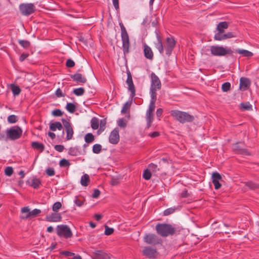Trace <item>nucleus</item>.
I'll return each instance as SVG.
<instances>
[{
    "label": "nucleus",
    "instance_id": "nucleus-1",
    "mask_svg": "<svg viewBox=\"0 0 259 259\" xmlns=\"http://www.w3.org/2000/svg\"><path fill=\"white\" fill-rule=\"evenodd\" d=\"M155 230L158 234L163 237L172 236L176 231V228L171 225L166 223L157 224Z\"/></svg>",
    "mask_w": 259,
    "mask_h": 259
},
{
    "label": "nucleus",
    "instance_id": "nucleus-2",
    "mask_svg": "<svg viewBox=\"0 0 259 259\" xmlns=\"http://www.w3.org/2000/svg\"><path fill=\"white\" fill-rule=\"evenodd\" d=\"M170 115L176 120L181 123L191 122L194 121V117L188 113L178 110H172L170 111Z\"/></svg>",
    "mask_w": 259,
    "mask_h": 259
},
{
    "label": "nucleus",
    "instance_id": "nucleus-3",
    "mask_svg": "<svg viewBox=\"0 0 259 259\" xmlns=\"http://www.w3.org/2000/svg\"><path fill=\"white\" fill-rule=\"evenodd\" d=\"M119 26L121 29V37L122 44V50L124 55H126L130 52V37L127 32L122 22L119 23Z\"/></svg>",
    "mask_w": 259,
    "mask_h": 259
},
{
    "label": "nucleus",
    "instance_id": "nucleus-4",
    "mask_svg": "<svg viewBox=\"0 0 259 259\" xmlns=\"http://www.w3.org/2000/svg\"><path fill=\"white\" fill-rule=\"evenodd\" d=\"M210 52L212 56H224L226 55L233 56L234 51L229 48H224L222 46H212L210 47Z\"/></svg>",
    "mask_w": 259,
    "mask_h": 259
},
{
    "label": "nucleus",
    "instance_id": "nucleus-5",
    "mask_svg": "<svg viewBox=\"0 0 259 259\" xmlns=\"http://www.w3.org/2000/svg\"><path fill=\"white\" fill-rule=\"evenodd\" d=\"M151 77V85L150 89V96H157L156 91L161 88V83L158 77L153 72H152Z\"/></svg>",
    "mask_w": 259,
    "mask_h": 259
},
{
    "label": "nucleus",
    "instance_id": "nucleus-6",
    "mask_svg": "<svg viewBox=\"0 0 259 259\" xmlns=\"http://www.w3.org/2000/svg\"><path fill=\"white\" fill-rule=\"evenodd\" d=\"M22 132V128L18 125L12 126L6 130L8 140L12 141L19 139L21 137Z\"/></svg>",
    "mask_w": 259,
    "mask_h": 259
},
{
    "label": "nucleus",
    "instance_id": "nucleus-7",
    "mask_svg": "<svg viewBox=\"0 0 259 259\" xmlns=\"http://www.w3.org/2000/svg\"><path fill=\"white\" fill-rule=\"evenodd\" d=\"M144 242L152 246L161 244L162 240L155 234H146L143 238Z\"/></svg>",
    "mask_w": 259,
    "mask_h": 259
},
{
    "label": "nucleus",
    "instance_id": "nucleus-8",
    "mask_svg": "<svg viewBox=\"0 0 259 259\" xmlns=\"http://www.w3.org/2000/svg\"><path fill=\"white\" fill-rule=\"evenodd\" d=\"M57 234L60 237L65 238H71L73 234L70 228L66 225H60L56 228Z\"/></svg>",
    "mask_w": 259,
    "mask_h": 259
},
{
    "label": "nucleus",
    "instance_id": "nucleus-9",
    "mask_svg": "<svg viewBox=\"0 0 259 259\" xmlns=\"http://www.w3.org/2000/svg\"><path fill=\"white\" fill-rule=\"evenodd\" d=\"M19 10L24 16H29L35 11V6L33 4H21L19 5Z\"/></svg>",
    "mask_w": 259,
    "mask_h": 259
},
{
    "label": "nucleus",
    "instance_id": "nucleus-10",
    "mask_svg": "<svg viewBox=\"0 0 259 259\" xmlns=\"http://www.w3.org/2000/svg\"><path fill=\"white\" fill-rule=\"evenodd\" d=\"M126 73L127 79L126 83L128 85V91L130 92V97L132 100L136 96V89L133 83L132 75L131 72L129 70H127Z\"/></svg>",
    "mask_w": 259,
    "mask_h": 259
},
{
    "label": "nucleus",
    "instance_id": "nucleus-11",
    "mask_svg": "<svg viewBox=\"0 0 259 259\" xmlns=\"http://www.w3.org/2000/svg\"><path fill=\"white\" fill-rule=\"evenodd\" d=\"M233 150L237 154L244 155H250V153L244 147V143L237 142L232 146Z\"/></svg>",
    "mask_w": 259,
    "mask_h": 259
},
{
    "label": "nucleus",
    "instance_id": "nucleus-12",
    "mask_svg": "<svg viewBox=\"0 0 259 259\" xmlns=\"http://www.w3.org/2000/svg\"><path fill=\"white\" fill-rule=\"evenodd\" d=\"M62 121L66 133V140H71L74 134L73 130L71 123L65 119H62Z\"/></svg>",
    "mask_w": 259,
    "mask_h": 259
},
{
    "label": "nucleus",
    "instance_id": "nucleus-13",
    "mask_svg": "<svg viewBox=\"0 0 259 259\" xmlns=\"http://www.w3.org/2000/svg\"><path fill=\"white\" fill-rule=\"evenodd\" d=\"M176 40L172 37H167L166 39V46H165V53L168 56H169L172 53L174 48L176 46Z\"/></svg>",
    "mask_w": 259,
    "mask_h": 259
},
{
    "label": "nucleus",
    "instance_id": "nucleus-14",
    "mask_svg": "<svg viewBox=\"0 0 259 259\" xmlns=\"http://www.w3.org/2000/svg\"><path fill=\"white\" fill-rule=\"evenodd\" d=\"M92 259H110V254L102 250H95L93 252Z\"/></svg>",
    "mask_w": 259,
    "mask_h": 259
},
{
    "label": "nucleus",
    "instance_id": "nucleus-15",
    "mask_svg": "<svg viewBox=\"0 0 259 259\" xmlns=\"http://www.w3.org/2000/svg\"><path fill=\"white\" fill-rule=\"evenodd\" d=\"M143 255L149 258H156L157 252L156 249L151 247H145L142 251Z\"/></svg>",
    "mask_w": 259,
    "mask_h": 259
},
{
    "label": "nucleus",
    "instance_id": "nucleus-16",
    "mask_svg": "<svg viewBox=\"0 0 259 259\" xmlns=\"http://www.w3.org/2000/svg\"><path fill=\"white\" fill-rule=\"evenodd\" d=\"M119 141V130L114 128L110 133L109 137V142L112 144H116Z\"/></svg>",
    "mask_w": 259,
    "mask_h": 259
},
{
    "label": "nucleus",
    "instance_id": "nucleus-17",
    "mask_svg": "<svg viewBox=\"0 0 259 259\" xmlns=\"http://www.w3.org/2000/svg\"><path fill=\"white\" fill-rule=\"evenodd\" d=\"M222 180V177L219 172L215 171L212 174V182L214 185L215 189L218 190L221 187L222 185L219 182Z\"/></svg>",
    "mask_w": 259,
    "mask_h": 259
},
{
    "label": "nucleus",
    "instance_id": "nucleus-18",
    "mask_svg": "<svg viewBox=\"0 0 259 259\" xmlns=\"http://www.w3.org/2000/svg\"><path fill=\"white\" fill-rule=\"evenodd\" d=\"M45 219L47 221L49 222H58L62 220V217L59 213L54 212L50 214L47 215Z\"/></svg>",
    "mask_w": 259,
    "mask_h": 259
},
{
    "label": "nucleus",
    "instance_id": "nucleus-19",
    "mask_svg": "<svg viewBox=\"0 0 259 259\" xmlns=\"http://www.w3.org/2000/svg\"><path fill=\"white\" fill-rule=\"evenodd\" d=\"M251 82L249 78L242 77L240 79L239 88L242 91L247 90L250 85Z\"/></svg>",
    "mask_w": 259,
    "mask_h": 259
},
{
    "label": "nucleus",
    "instance_id": "nucleus-20",
    "mask_svg": "<svg viewBox=\"0 0 259 259\" xmlns=\"http://www.w3.org/2000/svg\"><path fill=\"white\" fill-rule=\"evenodd\" d=\"M70 77L73 81H76L77 83H84L87 81L86 77L79 73L70 75Z\"/></svg>",
    "mask_w": 259,
    "mask_h": 259
},
{
    "label": "nucleus",
    "instance_id": "nucleus-21",
    "mask_svg": "<svg viewBox=\"0 0 259 259\" xmlns=\"http://www.w3.org/2000/svg\"><path fill=\"white\" fill-rule=\"evenodd\" d=\"M40 213L41 210L40 209L35 208L32 211H30V212H28V213L26 214L25 216L21 217V219L26 220L28 218H34L39 214H40Z\"/></svg>",
    "mask_w": 259,
    "mask_h": 259
},
{
    "label": "nucleus",
    "instance_id": "nucleus-22",
    "mask_svg": "<svg viewBox=\"0 0 259 259\" xmlns=\"http://www.w3.org/2000/svg\"><path fill=\"white\" fill-rule=\"evenodd\" d=\"M157 42H155V46L161 54L163 53L164 49L162 45V39L159 35L156 34Z\"/></svg>",
    "mask_w": 259,
    "mask_h": 259
},
{
    "label": "nucleus",
    "instance_id": "nucleus-23",
    "mask_svg": "<svg viewBox=\"0 0 259 259\" xmlns=\"http://www.w3.org/2000/svg\"><path fill=\"white\" fill-rule=\"evenodd\" d=\"M144 56L149 60H152L153 58V53L151 49L147 45L144 46Z\"/></svg>",
    "mask_w": 259,
    "mask_h": 259
},
{
    "label": "nucleus",
    "instance_id": "nucleus-24",
    "mask_svg": "<svg viewBox=\"0 0 259 259\" xmlns=\"http://www.w3.org/2000/svg\"><path fill=\"white\" fill-rule=\"evenodd\" d=\"M151 96V101L149 106L148 109L147 110V112L153 113L154 111L155 106V102L157 99V96Z\"/></svg>",
    "mask_w": 259,
    "mask_h": 259
},
{
    "label": "nucleus",
    "instance_id": "nucleus-25",
    "mask_svg": "<svg viewBox=\"0 0 259 259\" xmlns=\"http://www.w3.org/2000/svg\"><path fill=\"white\" fill-rule=\"evenodd\" d=\"M31 147L34 149L39 150L40 152H42L45 148V145L43 144L38 142H32L31 143Z\"/></svg>",
    "mask_w": 259,
    "mask_h": 259
},
{
    "label": "nucleus",
    "instance_id": "nucleus-26",
    "mask_svg": "<svg viewBox=\"0 0 259 259\" xmlns=\"http://www.w3.org/2000/svg\"><path fill=\"white\" fill-rule=\"evenodd\" d=\"M62 128L63 126L61 123L59 121H56L50 124V129L52 131H56L57 129L60 131Z\"/></svg>",
    "mask_w": 259,
    "mask_h": 259
},
{
    "label": "nucleus",
    "instance_id": "nucleus-27",
    "mask_svg": "<svg viewBox=\"0 0 259 259\" xmlns=\"http://www.w3.org/2000/svg\"><path fill=\"white\" fill-rule=\"evenodd\" d=\"M235 52L242 55L244 57H251L253 55L252 52L246 50L236 49L235 50Z\"/></svg>",
    "mask_w": 259,
    "mask_h": 259
},
{
    "label": "nucleus",
    "instance_id": "nucleus-28",
    "mask_svg": "<svg viewBox=\"0 0 259 259\" xmlns=\"http://www.w3.org/2000/svg\"><path fill=\"white\" fill-rule=\"evenodd\" d=\"M228 27V24L227 22L224 21L220 22L217 27L218 32H224V30Z\"/></svg>",
    "mask_w": 259,
    "mask_h": 259
},
{
    "label": "nucleus",
    "instance_id": "nucleus-29",
    "mask_svg": "<svg viewBox=\"0 0 259 259\" xmlns=\"http://www.w3.org/2000/svg\"><path fill=\"white\" fill-rule=\"evenodd\" d=\"M90 181V177L88 174H84L81 177L80 184L83 186H88Z\"/></svg>",
    "mask_w": 259,
    "mask_h": 259
},
{
    "label": "nucleus",
    "instance_id": "nucleus-30",
    "mask_svg": "<svg viewBox=\"0 0 259 259\" xmlns=\"http://www.w3.org/2000/svg\"><path fill=\"white\" fill-rule=\"evenodd\" d=\"M240 109L242 111H251L252 110V106L249 102H243L240 104Z\"/></svg>",
    "mask_w": 259,
    "mask_h": 259
},
{
    "label": "nucleus",
    "instance_id": "nucleus-31",
    "mask_svg": "<svg viewBox=\"0 0 259 259\" xmlns=\"http://www.w3.org/2000/svg\"><path fill=\"white\" fill-rule=\"evenodd\" d=\"M80 153L79 149L77 147H70L68 150V154L71 156H76Z\"/></svg>",
    "mask_w": 259,
    "mask_h": 259
},
{
    "label": "nucleus",
    "instance_id": "nucleus-32",
    "mask_svg": "<svg viewBox=\"0 0 259 259\" xmlns=\"http://www.w3.org/2000/svg\"><path fill=\"white\" fill-rule=\"evenodd\" d=\"M40 184V180L39 179L35 178H33L31 180V183L30 184V186H32L34 189H37L39 188Z\"/></svg>",
    "mask_w": 259,
    "mask_h": 259
},
{
    "label": "nucleus",
    "instance_id": "nucleus-33",
    "mask_svg": "<svg viewBox=\"0 0 259 259\" xmlns=\"http://www.w3.org/2000/svg\"><path fill=\"white\" fill-rule=\"evenodd\" d=\"M11 88L14 96L19 95L21 91L19 86L14 84H11Z\"/></svg>",
    "mask_w": 259,
    "mask_h": 259
},
{
    "label": "nucleus",
    "instance_id": "nucleus-34",
    "mask_svg": "<svg viewBox=\"0 0 259 259\" xmlns=\"http://www.w3.org/2000/svg\"><path fill=\"white\" fill-rule=\"evenodd\" d=\"M245 186L249 188L250 189L255 190L259 189V184H256L252 181H248L246 182Z\"/></svg>",
    "mask_w": 259,
    "mask_h": 259
},
{
    "label": "nucleus",
    "instance_id": "nucleus-35",
    "mask_svg": "<svg viewBox=\"0 0 259 259\" xmlns=\"http://www.w3.org/2000/svg\"><path fill=\"white\" fill-rule=\"evenodd\" d=\"M84 140L88 144L92 143L95 140V136L92 133H88L84 137Z\"/></svg>",
    "mask_w": 259,
    "mask_h": 259
},
{
    "label": "nucleus",
    "instance_id": "nucleus-36",
    "mask_svg": "<svg viewBox=\"0 0 259 259\" xmlns=\"http://www.w3.org/2000/svg\"><path fill=\"white\" fill-rule=\"evenodd\" d=\"M91 127L93 130H97L99 127V120L96 117H93L91 121Z\"/></svg>",
    "mask_w": 259,
    "mask_h": 259
},
{
    "label": "nucleus",
    "instance_id": "nucleus-37",
    "mask_svg": "<svg viewBox=\"0 0 259 259\" xmlns=\"http://www.w3.org/2000/svg\"><path fill=\"white\" fill-rule=\"evenodd\" d=\"M66 110L70 113H73L75 111L76 106L72 103H68L66 106Z\"/></svg>",
    "mask_w": 259,
    "mask_h": 259
},
{
    "label": "nucleus",
    "instance_id": "nucleus-38",
    "mask_svg": "<svg viewBox=\"0 0 259 259\" xmlns=\"http://www.w3.org/2000/svg\"><path fill=\"white\" fill-rule=\"evenodd\" d=\"M19 44L24 49H28L30 46V42L28 40L19 39Z\"/></svg>",
    "mask_w": 259,
    "mask_h": 259
},
{
    "label": "nucleus",
    "instance_id": "nucleus-39",
    "mask_svg": "<svg viewBox=\"0 0 259 259\" xmlns=\"http://www.w3.org/2000/svg\"><path fill=\"white\" fill-rule=\"evenodd\" d=\"M148 167L150 171L153 173H156L159 171V168L158 167V166L153 163L149 164Z\"/></svg>",
    "mask_w": 259,
    "mask_h": 259
},
{
    "label": "nucleus",
    "instance_id": "nucleus-40",
    "mask_svg": "<svg viewBox=\"0 0 259 259\" xmlns=\"http://www.w3.org/2000/svg\"><path fill=\"white\" fill-rule=\"evenodd\" d=\"M84 89L83 88H79L77 89H74L73 90V93L77 96H82L84 93Z\"/></svg>",
    "mask_w": 259,
    "mask_h": 259
},
{
    "label": "nucleus",
    "instance_id": "nucleus-41",
    "mask_svg": "<svg viewBox=\"0 0 259 259\" xmlns=\"http://www.w3.org/2000/svg\"><path fill=\"white\" fill-rule=\"evenodd\" d=\"M151 171L148 168L147 169H145L143 172V178L146 180H149L150 179L151 177Z\"/></svg>",
    "mask_w": 259,
    "mask_h": 259
},
{
    "label": "nucleus",
    "instance_id": "nucleus-42",
    "mask_svg": "<svg viewBox=\"0 0 259 259\" xmlns=\"http://www.w3.org/2000/svg\"><path fill=\"white\" fill-rule=\"evenodd\" d=\"M8 122L10 123H15L18 120V117L15 115H11L8 117Z\"/></svg>",
    "mask_w": 259,
    "mask_h": 259
},
{
    "label": "nucleus",
    "instance_id": "nucleus-43",
    "mask_svg": "<svg viewBox=\"0 0 259 259\" xmlns=\"http://www.w3.org/2000/svg\"><path fill=\"white\" fill-rule=\"evenodd\" d=\"M102 150V146L99 144H96L93 146V152L95 154L99 153Z\"/></svg>",
    "mask_w": 259,
    "mask_h": 259
},
{
    "label": "nucleus",
    "instance_id": "nucleus-44",
    "mask_svg": "<svg viewBox=\"0 0 259 259\" xmlns=\"http://www.w3.org/2000/svg\"><path fill=\"white\" fill-rule=\"evenodd\" d=\"M231 84L229 82L224 83L222 85V90L223 92H226L230 90Z\"/></svg>",
    "mask_w": 259,
    "mask_h": 259
},
{
    "label": "nucleus",
    "instance_id": "nucleus-45",
    "mask_svg": "<svg viewBox=\"0 0 259 259\" xmlns=\"http://www.w3.org/2000/svg\"><path fill=\"white\" fill-rule=\"evenodd\" d=\"M59 165L61 167H69L70 165V163L68 160L62 159L60 161Z\"/></svg>",
    "mask_w": 259,
    "mask_h": 259
},
{
    "label": "nucleus",
    "instance_id": "nucleus-46",
    "mask_svg": "<svg viewBox=\"0 0 259 259\" xmlns=\"http://www.w3.org/2000/svg\"><path fill=\"white\" fill-rule=\"evenodd\" d=\"M62 204L60 202H55L52 207V209L54 212H57L58 210L61 207Z\"/></svg>",
    "mask_w": 259,
    "mask_h": 259
},
{
    "label": "nucleus",
    "instance_id": "nucleus-47",
    "mask_svg": "<svg viewBox=\"0 0 259 259\" xmlns=\"http://www.w3.org/2000/svg\"><path fill=\"white\" fill-rule=\"evenodd\" d=\"M131 105V102H126L122 107V108L121 109V113H125L127 111V110L130 108Z\"/></svg>",
    "mask_w": 259,
    "mask_h": 259
},
{
    "label": "nucleus",
    "instance_id": "nucleus-48",
    "mask_svg": "<svg viewBox=\"0 0 259 259\" xmlns=\"http://www.w3.org/2000/svg\"><path fill=\"white\" fill-rule=\"evenodd\" d=\"M175 210H176L175 207V208H172V207L168 208L165 209L163 211V215L166 216V215L171 214L175 212Z\"/></svg>",
    "mask_w": 259,
    "mask_h": 259
},
{
    "label": "nucleus",
    "instance_id": "nucleus-49",
    "mask_svg": "<svg viewBox=\"0 0 259 259\" xmlns=\"http://www.w3.org/2000/svg\"><path fill=\"white\" fill-rule=\"evenodd\" d=\"M63 112L59 109H56L54 110L52 112V114L54 116H61L63 115Z\"/></svg>",
    "mask_w": 259,
    "mask_h": 259
},
{
    "label": "nucleus",
    "instance_id": "nucleus-50",
    "mask_svg": "<svg viewBox=\"0 0 259 259\" xmlns=\"http://www.w3.org/2000/svg\"><path fill=\"white\" fill-rule=\"evenodd\" d=\"M105 234L106 235H111L113 232H114V229L112 228H109L108 226L107 225H105Z\"/></svg>",
    "mask_w": 259,
    "mask_h": 259
},
{
    "label": "nucleus",
    "instance_id": "nucleus-51",
    "mask_svg": "<svg viewBox=\"0 0 259 259\" xmlns=\"http://www.w3.org/2000/svg\"><path fill=\"white\" fill-rule=\"evenodd\" d=\"M5 175L7 176H11L13 173V169L11 166L7 167L5 169Z\"/></svg>",
    "mask_w": 259,
    "mask_h": 259
},
{
    "label": "nucleus",
    "instance_id": "nucleus-52",
    "mask_svg": "<svg viewBox=\"0 0 259 259\" xmlns=\"http://www.w3.org/2000/svg\"><path fill=\"white\" fill-rule=\"evenodd\" d=\"M106 124V121L105 119H102L100 122V129L99 131L102 132L104 131Z\"/></svg>",
    "mask_w": 259,
    "mask_h": 259
},
{
    "label": "nucleus",
    "instance_id": "nucleus-53",
    "mask_svg": "<svg viewBox=\"0 0 259 259\" xmlns=\"http://www.w3.org/2000/svg\"><path fill=\"white\" fill-rule=\"evenodd\" d=\"M60 254H62V255H64L65 256L68 257H70V256H72L74 255V253L69 251H67V250L62 251L60 252Z\"/></svg>",
    "mask_w": 259,
    "mask_h": 259
},
{
    "label": "nucleus",
    "instance_id": "nucleus-54",
    "mask_svg": "<svg viewBox=\"0 0 259 259\" xmlns=\"http://www.w3.org/2000/svg\"><path fill=\"white\" fill-rule=\"evenodd\" d=\"M46 174L48 176H53L55 172L53 168L49 167L46 170Z\"/></svg>",
    "mask_w": 259,
    "mask_h": 259
},
{
    "label": "nucleus",
    "instance_id": "nucleus-55",
    "mask_svg": "<svg viewBox=\"0 0 259 259\" xmlns=\"http://www.w3.org/2000/svg\"><path fill=\"white\" fill-rule=\"evenodd\" d=\"M0 140L1 141H8V137L7 136V134H6V132H0Z\"/></svg>",
    "mask_w": 259,
    "mask_h": 259
},
{
    "label": "nucleus",
    "instance_id": "nucleus-56",
    "mask_svg": "<svg viewBox=\"0 0 259 259\" xmlns=\"http://www.w3.org/2000/svg\"><path fill=\"white\" fill-rule=\"evenodd\" d=\"M66 65L67 67L72 68L74 66L75 63L72 60L69 59L66 62Z\"/></svg>",
    "mask_w": 259,
    "mask_h": 259
},
{
    "label": "nucleus",
    "instance_id": "nucleus-57",
    "mask_svg": "<svg viewBox=\"0 0 259 259\" xmlns=\"http://www.w3.org/2000/svg\"><path fill=\"white\" fill-rule=\"evenodd\" d=\"M55 95L58 98L64 97L65 96L64 94L62 93V90L60 88L57 89L55 92Z\"/></svg>",
    "mask_w": 259,
    "mask_h": 259
},
{
    "label": "nucleus",
    "instance_id": "nucleus-58",
    "mask_svg": "<svg viewBox=\"0 0 259 259\" xmlns=\"http://www.w3.org/2000/svg\"><path fill=\"white\" fill-rule=\"evenodd\" d=\"M146 120H153V114L151 112H146Z\"/></svg>",
    "mask_w": 259,
    "mask_h": 259
},
{
    "label": "nucleus",
    "instance_id": "nucleus-59",
    "mask_svg": "<svg viewBox=\"0 0 259 259\" xmlns=\"http://www.w3.org/2000/svg\"><path fill=\"white\" fill-rule=\"evenodd\" d=\"M224 32H217L214 36V39L216 40L221 41L222 39H220L219 37H222Z\"/></svg>",
    "mask_w": 259,
    "mask_h": 259
},
{
    "label": "nucleus",
    "instance_id": "nucleus-60",
    "mask_svg": "<svg viewBox=\"0 0 259 259\" xmlns=\"http://www.w3.org/2000/svg\"><path fill=\"white\" fill-rule=\"evenodd\" d=\"M54 148L56 151L61 152L63 151L64 147L62 145H56L55 146Z\"/></svg>",
    "mask_w": 259,
    "mask_h": 259
},
{
    "label": "nucleus",
    "instance_id": "nucleus-61",
    "mask_svg": "<svg viewBox=\"0 0 259 259\" xmlns=\"http://www.w3.org/2000/svg\"><path fill=\"white\" fill-rule=\"evenodd\" d=\"M100 194V191L99 190L96 189L94 191V193L92 194V197L94 198H98Z\"/></svg>",
    "mask_w": 259,
    "mask_h": 259
},
{
    "label": "nucleus",
    "instance_id": "nucleus-62",
    "mask_svg": "<svg viewBox=\"0 0 259 259\" xmlns=\"http://www.w3.org/2000/svg\"><path fill=\"white\" fill-rule=\"evenodd\" d=\"M118 125L121 127H125L126 125V123L123 118H121L118 120Z\"/></svg>",
    "mask_w": 259,
    "mask_h": 259
},
{
    "label": "nucleus",
    "instance_id": "nucleus-63",
    "mask_svg": "<svg viewBox=\"0 0 259 259\" xmlns=\"http://www.w3.org/2000/svg\"><path fill=\"white\" fill-rule=\"evenodd\" d=\"M29 56V54L28 53H23L19 57V61L20 62H23L26 58H27Z\"/></svg>",
    "mask_w": 259,
    "mask_h": 259
},
{
    "label": "nucleus",
    "instance_id": "nucleus-64",
    "mask_svg": "<svg viewBox=\"0 0 259 259\" xmlns=\"http://www.w3.org/2000/svg\"><path fill=\"white\" fill-rule=\"evenodd\" d=\"M227 34V37L228 38H231L232 37H236V35L234 32H228L226 33Z\"/></svg>",
    "mask_w": 259,
    "mask_h": 259
}]
</instances>
